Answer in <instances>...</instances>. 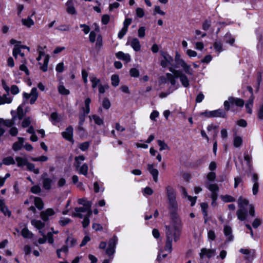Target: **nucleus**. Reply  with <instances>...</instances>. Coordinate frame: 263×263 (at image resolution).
Wrapping results in <instances>:
<instances>
[{
  "instance_id": "obj_1",
  "label": "nucleus",
  "mask_w": 263,
  "mask_h": 263,
  "mask_svg": "<svg viewBox=\"0 0 263 263\" xmlns=\"http://www.w3.org/2000/svg\"><path fill=\"white\" fill-rule=\"evenodd\" d=\"M168 201V210L173 223L180 224L181 221L178 212V203L176 201V193L174 189L170 185L165 188Z\"/></svg>"
},
{
  "instance_id": "obj_2",
  "label": "nucleus",
  "mask_w": 263,
  "mask_h": 263,
  "mask_svg": "<svg viewBox=\"0 0 263 263\" xmlns=\"http://www.w3.org/2000/svg\"><path fill=\"white\" fill-rule=\"evenodd\" d=\"M172 222V226H165V232L166 237L164 249L168 252L172 250V241L178 240L180 235L179 225Z\"/></svg>"
},
{
  "instance_id": "obj_3",
  "label": "nucleus",
  "mask_w": 263,
  "mask_h": 263,
  "mask_svg": "<svg viewBox=\"0 0 263 263\" xmlns=\"http://www.w3.org/2000/svg\"><path fill=\"white\" fill-rule=\"evenodd\" d=\"M91 102V99L89 98H87L85 100V107H81V110L83 112L80 113L79 116V124L80 126H82L85 122V117L90 111V104Z\"/></svg>"
},
{
  "instance_id": "obj_4",
  "label": "nucleus",
  "mask_w": 263,
  "mask_h": 263,
  "mask_svg": "<svg viewBox=\"0 0 263 263\" xmlns=\"http://www.w3.org/2000/svg\"><path fill=\"white\" fill-rule=\"evenodd\" d=\"M23 97L24 99H25L26 100L30 98V103L31 104H34L38 97L37 88L35 87L32 88L31 90V92L30 93L24 92L23 94Z\"/></svg>"
},
{
  "instance_id": "obj_5",
  "label": "nucleus",
  "mask_w": 263,
  "mask_h": 263,
  "mask_svg": "<svg viewBox=\"0 0 263 263\" xmlns=\"http://www.w3.org/2000/svg\"><path fill=\"white\" fill-rule=\"evenodd\" d=\"M41 179L44 189L46 190H49L51 188L52 184L53 183L52 179L48 177L47 173H44L42 175Z\"/></svg>"
},
{
  "instance_id": "obj_6",
  "label": "nucleus",
  "mask_w": 263,
  "mask_h": 263,
  "mask_svg": "<svg viewBox=\"0 0 263 263\" xmlns=\"http://www.w3.org/2000/svg\"><path fill=\"white\" fill-rule=\"evenodd\" d=\"M161 55L163 58V59L161 61L160 64L162 67H166L168 65H172V63L173 61V58L171 57L168 54L165 52H162Z\"/></svg>"
},
{
  "instance_id": "obj_7",
  "label": "nucleus",
  "mask_w": 263,
  "mask_h": 263,
  "mask_svg": "<svg viewBox=\"0 0 263 263\" xmlns=\"http://www.w3.org/2000/svg\"><path fill=\"white\" fill-rule=\"evenodd\" d=\"M86 206H83V207H77L74 209L75 212L72 213V216L74 217H79L80 218H83V215L82 213H85L89 208H91L89 204L86 205Z\"/></svg>"
},
{
  "instance_id": "obj_8",
  "label": "nucleus",
  "mask_w": 263,
  "mask_h": 263,
  "mask_svg": "<svg viewBox=\"0 0 263 263\" xmlns=\"http://www.w3.org/2000/svg\"><path fill=\"white\" fill-rule=\"evenodd\" d=\"M73 127L71 126H69L66 128L65 131L62 133V135L67 140L70 142H73Z\"/></svg>"
},
{
  "instance_id": "obj_9",
  "label": "nucleus",
  "mask_w": 263,
  "mask_h": 263,
  "mask_svg": "<svg viewBox=\"0 0 263 263\" xmlns=\"http://www.w3.org/2000/svg\"><path fill=\"white\" fill-rule=\"evenodd\" d=\"M251 176L252 177V181L253 182L252 187L253 194L254 195H256L258 193L259 188L258 175L256 173H253L251 174Z\"/></svg>"
},
{
  "instance_id": "obj_10",
  "label": "nucleus",
  "mask_w": 263,
  "mask_h": 263,
  "mask_svg": "<svg viewBox=\"0 0 263 263\" xmlns=\"http://www.w3.org/2000/svg\"><path fill=\"white\" fill-rule=\"evenodd\" d=\"M216 251L215 249H208L206 248H202L199 253V256L201 258H203L206 256L209 258L212 256H215Z\"/></svg>"
},
{
  "instance_id": "obj_11",
  "label": "nucleus",
  "mask_w": 263,
  "mask_h": 263,
  "mask_svg": "<svg viewBox=\"0 0 263 263\" xmlns=\"http://www.w3.org/2000/svg\"><path fill=\"white\" fill-rule=\"evenodd\" d=\"M223 233L226 237L227 242H231L233 240L234 236L232 234V229L230 226L227 225L224 226Z\"/></svg>"
},
{
  "instance_id": "obj_12",
  "label": "nucleus",
  "mask_w": 263,
  "mask_h": 263,
  "mask_svg": "<svg viewBox=\"0 0 263 263\" xmlns=\"http://www.w3.org/2000/svg\"><path fill=\"white\" fill-rule=\"evenodd\" d=\"M39 55L42 57L45 55V58L44 59V63L41 64L40 63H39L41 65L40 69L44 72H46L48 69V65L49 60V55L47 54L45 55V53L43 51H39Z\"/></svg>"
},
{
  "instance_id": "obj_13",
  "label": "nucleus",
  "mask_w": 263,
  "mask_h": 263,
  "mask_svg": "<svg viewBox=\"0 0 263 263\" xmlns=\"http://www.w3.org/2000/svg\"><path fill=\"white\" fill-rule=\"evenodd\" d=\"M55 214L54 210L51 208H48L45 211L41 212V217L44 221H47L49 219V216H53Z\"/></svg>"
},
{
  "instance_id": "obj_14",
  "label": "nucleus",
  "mask_w": 263,
  "mask_h": 263,
  "mask_svg": "<svg viewBox=\"0 0 263 263\" xmlns=\"http://www.w3.org/2000/svg\"><path fill=\"white\" fill-rule=\"evenodd\" d=\"M147 170L152 175L154 181L157 182L158 180L159 172L157 169L154 168V165L152 164H147Z\"/></svg>"
},
{
  "instance_id": "obj_15",
  "label": "nucleus",
  "mask_w": 263,
  "mask_h": 263,
  "mask_svg": "<svg viewBox=\"0 0 263 263\" xmlns=\"http://www.w3.org/2000/svg\"><path fill=\"white\" fill-rule=\"evenodd\" d=\"M15 164V159L12 156H8L4 157L2 162L0 163V166L2 167L3 165H14Z\"/></svg>"
},
{
  "instance_id": "obj_16",
  "label": "nucleus",
  "mask_w": 263,
  "mask_h": 263,
  "mask_svg": "<svg viewBox=\"0 0 263 263\" xmlns=\"http://www.w3.org/2000/svg\"><path fill=\"white\" fill-rule=\"evenodd\" d=\"M0 210L6 216L10 217L11 215V212L5 205L4 199H0Z\"/></svg>"
},
{
  "instance_id": "obj_17",
  "label": "nucleus",
  "mask_w": 263,
  "mask_h": 263,
  "mask_svg": "<svg viewBox=\"0 0 263 263\" xmlns=\"http://www.w3.org/2000/svg\"><path fill=\"white\" fill-rule=\"evenodd\" d=\"M15 161V163L16 162L17 167L21 168L23 167L24 166H26L28 162V161L26 158L20 156L16 157Z\"/></svg>"
},
{
  "instance_id": "obj_18",
  "label": "nucleus",
  "mask_w": 263,
  "mask_h": 263,
  "mask_svg": "<svg viewBox=\"0 0 263 263\" xmlns=\"http://www.w3.org/2000/svg\"><path fill=\"white\" fill-rule=\"evenodd\" d=\"M18 141L14 142L12 145V149L14 151H20L24 142V138L22 137H18Z\"/></svg>"
},
{
  "instance_id": "obj_19",
  "label": "nucleus",
  "mask_w": 263,
  "mask_h": 263,
  "mask_svg": "<svg viewBox=\"0 0 263 263\" xmlns=\"http://www.w3.org/2000/svg\"><path fill=\"white\" fill-rule=\"evenodd\" d=\"M116 55L118 59L125 61L126 62H129L131 60L130 56L129 54L125 53L122 51L116 53Z\"/></svg>"
},
{
  "instance_id": "obj_20",
  "label": "nucleus",
  "mask_w": 263,
  "mask_h": 263,
  "mask_svg": "<svg viewBox=\"0 0 263 263\" xmlns=\"http://www.w3.org/2000/svg\"><path fill=\"white\" fill-rule=\"evenodd\" d=\"M66 5L67 7L66 10L69 14L73 15L76 13V11L73 4L72 0H68Z\"/></svg>"
},
{
  "instance_id": "obj_21",
  "label": "nucleus",
  "mask_w": 263,
  "mask_h": 263,
  "mask_svg": "<svg viewBox=\"0 0 263 263\" xmlns=\"http://www.w3.org/2000/svg\"><path fill=\"white\" fill-rule=\"evenodd\" d=\"M9 93L0 96V105L5 103L9 104L12 101V98L9 97Z\"/></svg>"
},
{
  "instance_id": "obj_22",
  "label": "nucleus",
  "mask_w": 263,
  "mask_h": 263,
  "mask_svg": "<svg viewBox=\"0 0 263 263\" xmlns=\"http://www.w3.org/2000/svg\"><path fill=\"white\" fill-rule=\"evenodd\" d=\"M229 100L232 105L235 104L237 106L242 107L244 105V101L240 98H235L233 97H230Z\"/></svg>"
},
{
  "instance_id": "obj_23",
  "label": "nucleus",
  "mask_w": 263,
  "mask_h": 263,
  "mask_svg": "<svg viewBox=\"0 0 263 263\" xmlns=\"http://www.w3.org/2000/svg\"><path fill=\"white\" fill-rule=\"evenodd\" d=\"M18 54L23 58V60L25 59L24 58L25 54L22 52L20 47L15 45L13 49V55L15 59H17Z\"/></svg>"
},
{
  "instance_id": "obj_24",
  "label": "nucleus",
  "mask_w": 263,
  "mask_h": 263,
  "mask_svg": "<svg viewBox=\"0 0 263 263\" xmlns=\"http://www.w3.org/2000/svg\"><path fill=\"white\" fill-rule=\"evenodd\" d=\"M211 114H212V116L213 117H226V111L221 109L213 110Z\"/></svg>"
},
{
  "instance_id": "obj_25",
  "label": "nucleus",
  "mask_w": 263,
  "mask_h": 263,
  "mask_svg": "<svg viewBox=\"0 0 263 263\" xmlns=\"http://www.w3.org/2000/svg\"><path fill=\"white\" fill-rule=\"evenodd\" d=\"M236 215L238 219L241 221H243L246 219V215H247V211L246 209L241 208L237 210L236 212Z\"/></svg>"
},
{
  "instance_id": "obj_26",
  "label": "nucleus",
  "mask_w": 263,
  "mask_h": 263,
  "mask_svg": "<svg viewBox=\"0 0 263 263\" xmlns=\"http://www.w3.org/2000/svg\"><path fill=\"white\" fill-rule=\"evenodd\" d=\"M131 46L135 51H139L141 49V45L140 42L138 39L135 38L132 40L131 43Z\"/></svg>"
},
{
  "instance_id": "obj_27",
  "label": "nucleus",
  "mask_w": 263,
  "mask_h": 263,
  "mask_svg": "<svg viewBox=\"0 0 263 263\" xmlns=\"http://www.w3.org/2000/svg\"><path fill=\"white\" fill-rule=\"evenodd\" d=\"M31 223L38 230H41L45 227V225L44 222H43L41 220H37L35 219L32 220Z\"/></svg>"
},
{
  "instance_id": "obj_28",
  "label": "nucleus",
  "mask_w": 263,
  "mask_h": 263,
  "mask_svg": "<svg viewBox=\"0 0 263 263\" xmlns=\"http://www.w3.org/2000/svg\"><path fill=\"white\" fill-rule=\"evenodd\" d=\"M67 246L69 247H73L77 244V240L71 236H69L65 241Z\"/></svg>"
},
{
  "instance_id": "obj_29",
  "label": "nucleus",
  "mask_w": 263,
  "mask_h": 263,
  "mask_svg": "<svg viewBox=\"0 0 263 263\" xmlns=\"http://www.w3.org/2000/svg\"><path fill=\"white\" fill-rule=\"evenodd\" d=\"M254 97H250L247 103L246 104V108L247 111L250 114H252V107L253 106Z\"/></svg>"
},
{
  "instance_id": "obj_30",
  "label": "nucleus",
  "mask_w": 263,
  "mask_h": 263,
  "mask_svg": "<svg viewBox=\"0 0 263 263\" xmlns=\"http://www.w3.org/2000/svg\"><path fill=\"white\" fill-rule=\"evenodd\" d=\"M22 22L23 25L28 28L33 26L34 24V21L30 16H28L27 18H23L22 20Z\"/></svg>"
},
{
  "instance_id": "obj_31",
  "label": "nucleus",
  "mask_w": 263,
  "mask_h": 263,
  "mask_svg": "<svg viewBox=\"0 0 263 263\" xmlns=\"http://www.w3.org/2000/svg\"><path fill=\"white\" fill-rule=\"evenodd\" d=\"M89 118L90 120H93L95 123L98 125H101L104 123L103 120L96 115L89 116Z\"/></svg>"
},
{
  "instance_id": "obj_32",
  "label": "nucleus",
  "mask_w": 263,
  "mask_h": 263,
  "mask_svg": "<svg viewBox=\"0 0 263 263\" xmlns=\"http://www.w3.org/2000/svg\"><path fill=\"white\" fill-rule=\"evenodd\" d=\"M27 170L33 172L35 174H39L40 173V170L37 168H35V165L34 164L28 162L27 165Z\"/></svg>"
},
{
  "instance_id": "obj_33",
  "label": "nucleus",
  "mask_w": 263,
  "mask_h": 263,
  "mask_svg": "<svg viewBox=\"0 0 263 263\" xmlns=\"http://www.w3.org/2000/svg\"><path fill=\"white\" fill-rule=\"evenodd\" d=\"M59 92L62 95H68L70 91L68 89H66L63 84H60L58 88Z\"/></svg>"
},
{
  "instance_id": "obj_34",
  "label": "nucleus",
  "mask_w": 263,
  "mask_h": 263,
  "mask_svg": "<svg viewBox=\"0 0 263 263\" xmlns=\"http://www.w3.org/2000/svg\"><path fill=\"white\" fill-rule=\"evenodd\" d=\"M77 170L79 171L80 174L86 176L88 173V167L87 164L84 163L82 166H80L78 170Z\"/></svg>"
},
{
  "instance_id": "obj_35",
  "label": "nucleus",
  "mask_w": 263,
  "mask_h": 263,
  "mask_svg": "<svg viewBox=\"0 0 263 263\" xmlns=\"http://www.w3.org/2000/svg\"><path fill=\"white\" fill-rule=\"evenodd\" d=\"M85 160V157L83 155L79 156L78 157H76L74 158L75 163L74 166L77 170H78L80 167L81 163Z\"/></svg>"
},
{
  "instance_id": "obj_36",
  "label": "nucleus",
  "mask_w": 263,
  "mask_h": 263,
  "mask_svg": "<svg viewBox=\"0 0 263 263\" xmlns=\"http://www.w3.org/2000/svg\"><path fill=\"white\" fill-rule=\"evenodd\" d=\"M49 119L54 125L60 122L58 114L56 112H53L51 114Z\"/></svg>"
},
{
  "instance_id": "obj_37",
  "label": "nucleus",
  "mask_w": 263,
  "mask_h": 263,
  "mask_svg": "<svg viewBox=\"0 0 263 263\" xmlns=\"http://www.w3.org/2000/svg\"><path fill=\"white\" fill-rule=\"evenodd\" d=\"M180 81L182 85L184 87H188L190 86V83H189V79H188L187 76L185 74H182L181 76V78H180Z\"/></svg>"
},
{
  "instance_id": "obj_38",
  "label": "nucleus",
  "mask_w": 263,
  "mask_h": 263,
  "mask_svg": "<svg viewBox=\"0 0 263 263\" xmlns=\"http://www.w3.org/2000/svg\"><path fill=\"white\" fill-rule=\"evenodd\" d=\"M21 234L23 237L25 238H31L33 236V234L27 228L22 229Z\"/></svg>"
},
{
  "instance_id": "obj_39",
  "label": "nucleus",
  "mask_w": 263,
  "mask_h": 263,
  "mask_svg": "<svg viewBox=\"0 0 263 263\" xmlns=\"http://www.w3.org/2000/svg\"><path fill=\"white\" fill-rule=\"evenodd\" d=\"M238 206L240 209L243 208L245 209V206H247L249 204V201L242 197H239L238 200Z\"/></svg>"
},
{
  "instance_id": "obj_40",
  "label": "nucleus",
  "mask_w": 263,
  "mask_h": 263,
  "mask_svg": "<svg viewBox=\"0 0 263 263\" xmlns=\"http://www.w3.org/2000/svg\"><path fill=\"white\" fill-rule=\"evenodd\" d=\"M200 206H201L203 214L204 215L205 222H206L207 221V219H206V218H205V217H206L208 216L207 209L208 208V203H206L205 202H202L200 204Z\"/></svg>"
},
{
  "instance_id": "obj_41",
  "label": "nucleus",
  "mask_w": 263,
  "mask_h": 263,
  "mask_svg": "<svg viewBox=\"0 0 263 263\" xmlns=\"http://www.w3.org/2000/svg\"><path fill=\"white\" fill-rule=\"evenodd\" d=\"M34 204L39 210H42L44 207V203L41 198L39 197L34 198Z\"/></svg>"
},
{
  "instance_id": "obj_42",
  "label": "nucleus",
  "mask_w": 263,
  "mask_h": 263,
  "mask_svg": "<svg viewBox=\"0 0 263 263\" xmlns=\"http://www.w3.org/2000/svg\"><path fill=\"white\" fill-rule=\"evenodd\" d=\"M90 81L92 83V88L95 89L97 87V85L100 83V80L98 79L95 76H91L90 77Z\"/></svg>"
},
{
  "instance_id": "obj_43",
  "label": "nucleus",
  "mask_w": 263,
  "mask_h": 263,
  "mask_svg": "<svg viewBox=\"0 0 263 263\" xmlns=\"http://www.w3.org/2000/svg\"><path fill=\"white\" fill-rule=\"evenodd\" d=\"M214 49L219 54L221 52L222 49V44L220 42H215L213 45Z\"/></svg>"
},
{
  "instance_id": "obj_44",
  "label": "nucleus",
  "mask_w": 263,
  "mask_h": 263,
  "mask_svg": "<svg viewBox=\"0 0 263 263\" xmlns=\"http://www.w3.org/2000/svg\"><path fill=\"white\" fill-rule=\"evenodd\" d=\"M16 117H13L11 120H4L3 125L8 127H11L14 124V120Z\"/></svg>"
},
{
  "instance_id": "obj_45",
  "label": "nucleus",
  "mask_w": 263,
  "mask_h": 263,
  "mask_svg": "<svg viewBox=\"0 0 263 263\" xmlns=\"http://www.w3.org/2000/svg\"><path fill=\"white\" fill-rule=\"evenodd\" d=\"M221 199L224 202H232L235 201V198L231 195H226L221 196Z\"/></svg>"
},
{
  "instance_id": "obj_46",
  "label": "nucleus",
  "mask_w": 263,
  "mask_h": 263,
  "mask_svg": "<svg viewBox=\"0 0 263 263\" xmlns=\"http://www.w3.org/2000/svg\"><path fill=\"white\" fill-rule=\"evenodd\" d=\"M21 62L22 63V64L20 66V69L22 71H24L27 75H29V71L27 67L25 65V64L26 63V59L22 60Z\"/></svg>"
},
{
  "instance_id": "obj_47",
  "label": "nucleus",
  "mask_w": 263,
  "mask_h": 263,
  "mask_svg": "<svg viewBox=\"0 0 263 263\" xmlns=\"http://www.w3.org/2000/svg\"><path fill=\"white\" fill-rule=\"evenodd\" d=\"M111 84L112 86L116 87L119 84V78L118 75L114 74L111 77Z\"/></svg>"
},
{
  "instance_id": "obj_48",
  "label": "nucleus",
  "mask_w": 263,
  "mask_h": 263,
  "mask_svg": "<svg viewBox=\"0 0 263 263\" xmlns=\"http://www.w3.org/2000/svg\"><path fill=\"white\" fill-rule=\"evenodd\" d=\"M158 145L160 146V151H162L165 149H169L170 148L168 145L163 141L161 140L157 141Z\"/></svg>"
},
{
  "instance_id": "obj_49",
  "label": "nucleus",
  "mask_w": 263,
  "mask_h": 263,
  "mask_svg": "<svg viewBox=\"0 0 263 263\" xmlns=\"http://www.w3.org/2000/svg\"><path fill=\"white\" fill-rule=\"evenodd\" d=\"M60 31H68L70 30V26L69 25H60L55 28Z\"/></svg>"
},
{
  "instance_id": "obj_50",
  "label": "nucleus",
  "mask_w": 263,
  "mask_h": 263,
  "mask_svg": "<svg viewBox=\"0 0 263 263\" xmlns=\"http://www.w3.org/2000/svg\"><path fill=\"white\" fill-rule=\"evenodd\" d=\"M117 241H118L117 237L116 236H113L109 240L108 247L116 248Z\"/></svg>"
},
{
  "instance_id": "obj_51",
  "label": "nucleus",
  "mask_w": 263,
  "mask_h": 263,
  "mask_svg": "<svg viewBox=\"0 0 263 263\" xmlns=\"http://www.w3.org/2000/svg\"><path fill=\"white\" fill-rule=\"evenodd\" d=\"M71 221V219L69 218L62 217L60 219L59 221V224L62 226L64 227L69 223Z\"/></svg>"
},
{
  "instance_id": "obj_52",
  "label": "nucleus",
  "mask_w": 263,
  "mask_h": 263,
  "mask_svg": "<svg viewBox=\"0 0 263 263\" xmlns=\"http://www.w3.org/2000/svg\"><path fill=\"white\" fill-rule=\"evenodd\" d=\"M224 40L226 43L233 45L235 40L233 38L230 33H227L224 36Z\"/></svg>"
},
{
  "instance_id": "obj_53",
  "label": "nucleus",
  "mask_w": 263,
  "mask_h": 263,
  "mask_svg": "<svg viewBox=\"0 0 263 263\" xmlns=\"http://www.w3.org/2000/svg\"><path fill=\"white\" fill-rule=\"evenodd\" d=\"M166 77H167L168 81L170 82L172 85L174 86L176 84V81L172 74L170 73H166Z\"/></svg>"
},
{
  "instance_id": "obj_54",
  "label": "nucleus",
  "mask_w": 263,
  "mask_h": 263,
  "mask_svg": "<svg viewBox=\"0 0 263 263\" xmlns=\"http://www.w3.org/2000/svg\"><path fill=\"white\" fill-rule=\"evenodd\" d=\"M207 188L212 192V193L217 192L219 188L216 184H210L206 185Z\"/></svg>"
},
{
  "instance_id": "obj_55",
  "label": "nucleus",
  "mask_w": 263,
  "mask_h": 263,
  "mask_svg": "<svg viewBox=\"0 0 263 263\" xmlns=\"http://www.w3.org/2000/svg\"><path fill=\"white\" fill-rule=\"evenodd\" d=\"M48 159V158L45 156H41L39 157L31 158V160L32 161H34V162H37V161L45 162V161H47Z\"/></svg>"
},
{
  "instance_id": "obj_56",
  "label": "nucleus",
  "mask_w": 263,
  "mask_h": 263,
  "mask_svg": "<svg viewBox=\"0 0 263 263\" xmlns=\"http://www.w3.org/2000/svg\"><path fill=\"white\" fill-rule=\"evenodd\" d=\"M182 68L186 73L191 76L193 74V70L190 65L186 64Z\"/></svg>"
},
{
  "instance_id": "obj_57",
  "label": "nucleus",
  "mask_w": 263,
  "mask_h": 263,
  "mask_svg": "<svg viewBox=\"0 0 263 263\" xmlns=\"http://www.w3.org/2000/svg\"><path fill=\"white\" fill-rule=\"evenodd\" d=\"M242 179L241 177L238 176L234 178V187L236 188L239 185H242Z\"/></svg>"
},
{
  "instance_id": "obj_58",
  "label": "nucleus",
  "mask_w": 263,
  "mask_h": 263,
  "mask_svg": "<svg viewBox=\"0 0 263 263\" xmlns=\"http://www.w3.org/2000/svg\"><path fill=\"white\" fill-rule=\"evenodd\" d=\"M24 112L21 106H19L17 109V117L19 120H22L24 117Z\"/></svg>"
},
{
  "instance_id": "obj_59",
  "label": "nucleus",
  "mask_w": 263,
  "mask_h": 263,
  "mask_svg": "<svg viewBox=\"0 0 263 263\" xmlns=\"http://www.w3.org/2000/svg\"><path fill=\"white\" fill-rule=\"evenodd\" d=\"M102 46V37L101 35H99L97 38L96 47L98 49H100Z\"/></svg>"
},
{
  "instance_id": "obj_60",
  "label": "nucleus",
  "mask_w": 263,
  "mask_h": 263,
  "mask_svg": "<svg viewBox=\"0 0 263 263\" xmlns=\"http://www.w3.org/2000/svg\"><path fill=\"white\" fill-rule=\"evenodd\" d=\"M129 72H130V75L131 76V77H133L137 78V77H138L139 76V70L135 68H132L130 70Z\"/></svg>"
},
{
  "instance_id": "obj_61",
  "label": "nucleus",
  "mask_w": 263,
  "mask_h": 263,
  "mask_svg": "<svg viewBox=\"0 0 263 263\" xmlns=\"http://www.w3.org/2000/svg\"><path fill=\"white\" fill-rule=\"evenodd\" d=\"M10 90L11 91V93L13 95H17L20 92V89L18 87L15 85H12L11 88H10Z\"/></svg>"
},
{
  "instance_id": "obj_62",
  "label": "nucleus",
  "mask_w": 263,
  "mask_h": 263,
  "mask_svg": "<svg viewBox=\"0 0 263 263\" xmlns=\"http://www.w3.org/2000/svg\"><path fill=\"white\" fill-rule=\"evenodd\" d=\"M211 25V21L206 20L204 21L202 24V29L206 31L210 28Z\"/></svg>"
},
{
  "instance_id": "obj_63",
  "label": "nucleus",
  "mask_w": 263,
  "mask_h": 263,
  "mask_svg": "<svg viewBox=\"0 0 263 263\" xmlns=\"http://www.w3.org/2000/svg\"><path fill=\"white\" fill-rule=\"evenodd\" d=\"M90 145L89 142H85L83 143H82L79 145V148L82 151H85L88 149Z\"/></svg>"
},
{
  "instance_id": "obj_64",
  "label": "nucleus",
  "mask_w": 263,
  "mask_h": 263,
  "mask_svg": "<svg viewBox=\"0 0 263 263\" xmlns=\"http://www.w3.org/2000/svg\"><path fill=\"white\" fill-rule=\"evenodd\" d=\"M31 119L30 117L25 118L22 123V126L24 128H26L30 124Z\"/></svg>"
}]
</instances>
